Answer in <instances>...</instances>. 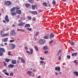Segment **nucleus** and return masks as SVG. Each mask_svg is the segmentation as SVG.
Segmentation results:
<instances>
[{
	"instance_id": "nucleus-1",
	"label": "nucleus",
	"mask_w": 78,
	"mask_h": 78,
	"mask_svg": "<svg viewBox=\"0 0 78 78\" xmlns=\"http://www.w3.org/2000/svg\"><path fill=\"white\" fill-rule=\"evenodd\" d=\"M5 52V49L3 48H0V56H2L3 55V52Z\"/></svg>"
},
{
	"instance_id": "nucleus-2",
	"label": "nucleus",
	"mask_w": 78,
	"mask_h": 78,
	"mask_svg": "<svg viewBox=\"0 0 78 78\" xmlns=\"http://www.w3.org/2000/svg\"><path fill=\"white\" fill-rule=\"evenodd\" d=\"M12 4V2H11L10 1H7L5 2L4 3V4L5 6H8L11 5Z\"/></svg>"
},
{
	"instance_id": "nucleus-3",
	"label": "nucleus",
	"mask_w": 78,
	"mask_h": 78,
	"mask_svg": "<svg viewBox=\"0 0 78 78\" xmlns=\"http://www.w3.org/2000/svg\"><path fill=\"white\" fill-rule=\"evenodd\" d=\"M39 44H44L45 43V40L44 39H41L40 40L38 41Z\"/></svg>"
},
{
	"instance_id": "nucleus-4",
	"label": "nucleus",
	"mask_w": 78,
	"mask_h": 78,
	"mask_svg": "<svg viewBox=\"0 0 78 78\" xmlns=\"http://www.w3.org/2000/svg\"><path fill=\"white\" fill-rule=\"evenodd\" d=\"M30 52L29 51H26V52L29 55H32V54H33V49H31L30 50Z\"/></svg>"
},
{
	"instance_id": "nucleus-5",
	"label": "nucleus",
	"mask_w": 78,
	"mask_h": 78,
	"mask_svg": "<svg viewBox=\"0 0 78 78\" xmlns=\"http://www.w3.org/2000/svg\"><path fill=\"white\" fill-rule=\"evenodd\" d=\"M11 46L12 47L11 48V50H14V48H16V45L13 44L12 43L11 44Z\"/></svg>"
},
{
	"instance_id": "nucleus-6",
	"label": "nucleus",
	"mask_w": 78,
	"mask_h": 78,
	"mask_svg": "<svg viewBox=\"0 0 78 78\" xmlns=\"http://www.w3.org/2000/svg\"><path fill=\"white\" fill-rule=\"evenodd\" d=\"M5 20L7 22H9V20L8 19V15H6L5 18Z\"/></svg>"
},
{
	"instance_id": "nucleus-7",
	"label": "nucleus",
	"mask_w": 78,
	"mask_h": 78,
	"mask_svg": "<svg viewBox=\"0 0 78 78\" xmlns=\"http://www.w3.org/2000/svg\"><path fill=\"white\" fill-rule=\"evenodd\" d=\"M32 9H34V10L36 8L37 9V5H32Z\"/></svg>"
},
{
	"instance_id": "nucleus-8",
	"label": "nucleus",
	"mask_w": 78,
	"mask_h": 78,
	"mask_svg": "<svg viewBox=\"0 0 78 78\" xmlns=\"http://www.w3.org/2000/svg\"><path fill=\"white\" fill-rule=\"evenodd\" d=\"M19 60H20V59H21V61L22 62H23V63H25V61L24 59H23L22 58H20V57L18 58Z\"/></svg>"
},
{
	"instance_id": "nucleus-9",
	"label": "nucleus",
	"mask_w": 78,
	"mask_h": 78,
	"mask_svg": "<svg viewBox=\"0 0 78 78\" xmlns=\"http://www.w3.org/2000/svg\"><path fill=\"white\" fill-rule=\"evenodd\" d=\"M55 70H58V72H59L61 70V69L60 68V67L58 66V67H57L55 68Z\"/></svg>"
},
{
	"instance_id": "nucleus-10",
	"label": "nucleus",
	"mask_w": 78,
	"mask_h": 78,
	"mask_svg": "<svg viewBox=\"0 0 78 78\" xmlns=\"http://www.w3.org/2000/svg\"><path fill=\"white\" fill-rule=\"evenodd\" d=\"M17 13V12H12L11 13V15L12 16H16V15Z\"/></svg>"
},
{
	"instance_id": "nucleus-11",
	"label": "nucleus",
	"mask_w": 78,
	"mask_h": 78,
	"mask_svg": "<svg viewBox=\"0 0 78 78\" xmlns=\"http://www.w3.org/2000/svg\"><path fill=\"white\" fill-rule=\"evenodd\" d=\"M25 24V23H23V22H21V23H19L18 24V25L19 26H21V27H22L23 26V25Z\"/></svg>"
},
{
	"instance_id": "nucleus-12",
	"label": "nucleus",
	"mask_w": 78,
	"mask_h": 78,
	"mask_svg": "<svg viewBox=\"0 0 78 78\" xmlns=\"http://www.w3.org/2000/svg\"><path fill=\"white\" fill-rule=\"evenodd\" d=\"M11 62L12 64H16V61L15 60H12Z\"/></svg>"
},
{
	"instance_id": "nucleus-13",
	"label": "nucleus",
	"mask_w": 78,
	"mask_h": 78,
	"mask_svg": "<svg viewBox=\"0 0 78 78\" xmlns=\"http://www.w3.org/2000/svg\"><path fill=\"white\" fill-rule=\"evenodd\" d=\"M49 37L51 38H53V37H55V35H54V34H53V33H52L50 34Z\"/></svg>"
},
{
	"instance_id": "nucleus-14",
	"label": "nucleus",
	"mask_w": 78,
	"mask_h": 78,
	"mask_svg": "<svg viewBox=\"0 0 78 78\" xmlns=\"http://www.w3.org/2000/svg\"><path fill=\"white\" fill-rule=\"evenodd\" d=\"M14 66V65L10 64L8 66V68H12Z\"/></svg>"
},
{
	"instance_id": "nucleus-15",
	"label": "nucleus",
	"mask_w": 78,
	"mask_h": 78,
	"mask_svg": "<svg viewBox=\"0 0 78 78\" xmlns=\"http://www.w3.org/2000/svg\"><path fill=\"white\" fill-rule=\"evenodd\" d=\"M10 11L11 12H14L15 11H16V9L15 8V7L12 8L10 9Z\"/></svg>"
},
{
	"instance_id": "nucleus-16",
	"label": "nucleus",
	"mask_w": 78,
	"mask_h": 78,
	"mask_svg": "<svg viewBox=\"0 0 78 78\" xmlns=\"http://www.w3.org/2000/svg\"><path fill=\"white\" fill-rule=\"evenodd\" d=\"M16 12L18 14H20L22 13V12L20 10H18L16 11Z\"/></svg>"
},
{
	"instance_id": "nucleus-17",
	"label": "nucleus",
	"mask_w": 78,
	"mask_h": 78,
	"mask_svg": "<svg viewBox=\"0 0 78 78\" xmlns=\"http://www.w3.org/2000/svg\"><path fill=\"white\" fill-rule=\"evenodd\" d=\"M43 49L44 50H48L47 46H45L43 47Z\"/></svg>"
},
{
	"instance_id": "nucleus-18",
	"label": "nucleus",
	"mask_w": 78,
	"mask_h": 78,
	"mask_svg": "<svg viewBox=\"0 0 78 78\" xmlns=\"http://www.w3.org/2000/svg\"><path fill=\"white\" fill-rule=\"evenodd\" d=\"M78 53L77 52H75L74 53H73L72 54V56H75L76 55H78Z\"/></svg>"
},
{
	"instance_id": "nucleus-19",
	"label": "nucleus",
	"mask_w": 78,
	"mask_h": 78,
	"mask_svg": "<svg viewBox=\"0 0 78 78\" xmlns=\"http://www.w3.org/2000/svg\"><path fill=\"white\" fill-rule=\"evenodd\" d=\"M32 12L34 15H36L37 14V12L36 11H32Z\"/></svg>"
},
{
	"instance_id": "nucleus-20",
	"label": "nucleus",
	"mask_w": 78,
	"mask_h": 78,
	"mask_svg": "<svg viewBox=\"0 0 78 78\" xmlns=\"http://www.w3.org/2000/svg\"><path fill=\"white\" fill-rule=\"evenodd\" d=\"M25 27H27V28H29L30 27V25L28 24H27L25 26Z\"/></svg>"
},
{
	"instance_id": "nucleus-21",
	"label": "nucleus",
	"mask_w": 78,
	"mask_h": 78,
	"mask_svg": "<svg viewBox=\"0 0 78 78\" xmlns=\"http://www.w3.org/2000/svg\"><path fill=\"white\" fill-rule=\"evenodd\" d=\"M10 61H11V59L9 58H6L5 60V61H6V62H9Z\"/></svg>"
},
{
	"instance_id": "nucleus-22",
	"label": "nucleus",
	"mask_w": 78,
	"mask_h": 78,
	"mask_svg": "<svg viewBox=\"0 0 78 78\" xmlns=\"http://www.w3.org/2000/svg\"><path fill=\"white\" fill-rule=\"evenodd\" d=\"M52 5H56V1L55 0H53L52 1Z\"/></svg>"
},
{
	"instance_id": "nucleus-23",
	"label": "nucleus",
	"mask_w": 78,
	"mask_h": 78,
	"mask_svg": "<svg viewBox=\"0 0 78 78\" xmlns=\"http://www.w3.org/2000/svg\"><path fill=\"white\" fill-rule=\"evenodd\" d=\"M73 73H74V74H75L76 76H78V72H77L74 71L73 72Z\"/></svg>"
},
{
	"instance_id": "nucleus-24",
	"label": "nucleus",
	"mask_w": 78,
	"mask_h": 78,
	"mask_svg": "<svg viewBox=\"0 0 78 78\" xmlns=\"http://www.w3.org/2000/svg\"><path fill=\"white\" fill-rule=\"evenodd\" d=\"M8 38H4L3 39V42H7V41H8Z\"/></svg>"
},
{
	"instance_id": "nucleus-25",
	"label": "nucleus",
	"mask_w": 78,
	"mask_h": 78,
	"mask_svg": "<svg viewBox=\"0 0 78 78\" xmlns=\"http://www.w3.org/2000/svg\"><path fill=\"white\" fill-rule=\"evenodd\" d=\"M9 34L8 33L5 34L3 35H2V37H6V36H8Z\"/></svg>"
},
{
	"instance_id": "nucleus-26",
	"label": "nucleus",
	"mask_w": 78,
	"mask_h": 78,
	"mask_svg": "<svg viewBox=\"0 0 78 78\" xmlns=\"http://www.w3.org/2000/svg\"><path fill=\"white\" fill-rule=\"evenodd\" d=\"M10 34L11 36H15L16 34V33L15 32H13V33H11Z\"/></svg>"
},
{
	"instance_id": "nucleus-27",
	"label": "nucleus",
	"mask_w": 78,
	"mask_h": 78,
	"mask_svg": "<svg viewBox=\"0 0 78 78\" xmlns=\"http://www.w3.org/2000/svg\"><path fill=\"white\" fill-rule=\"evenodd\" d=\"M25 6H26L27 8H28V7H29V6H30V4H28V3H27L25 5Z\"/></svg>"
},
{
	"instance_id": "nucleus-28",
	"label": "nucleus",
	"mask_w": 78,
	"mask_h": 78,
	"mask_svg": "<svg viewBox=\"0 0 78 78\" xmlns=\"http://www.w3.org/2000/svg\"><path fill=\"white\" fill-rule=\"evenodd\" d=\"M15 9H16V10H19V9H20V7H15Z\"/></svg>"
},
{
	"instance_id": "nucleus-29",
	"label": "nucleus",
	"mask_w": 78,
	"mask_h": 78,
	"mask_svg": "<svg viewBox=\"0 0 78 78\" xmlns=\"http://www.w3.org/2000/svg\"><path fill=\"white\" fill-rule=\"evenodd\" d=\"M43 5H44V6H46V7H47V3L46 2L43 3Z\"/></svg>"
},
{
	"instance_id": "nucleus-30",
	"label": "nucleus",
	"mask_w": 78,
	"mask_h": 78,
	"mask_svg": "<svg viewBox=\"0 0 78 78\" xmlns=\"http://www.w3.org/2000/svg\"><path fill=\"white\" fill-rule=\"evenodd\" d=\"M3 33H4V32L2 30L0 31V34H1L2 36H3Z\"/></svg>"
},
{
	"instance_id": "nucleus-31",
	"label": "nucleus",
	"mask_w": 78,
	"mask_h": 78,
	"mask_svg": "<svg viewBox=\"0 0 78 78\" xmlns=\"http://www.w3.org/2000/svg\"><path fill=\"white\" fill-rule=\"evenodd\" d=\"M44 53L45 55H47L48 53V51H45L44 52Z\"/></svg>"
},
{
	"instance_id": "nucleus-32",
	"label": "nucleus",
	"mask_w": 78,
	"mask_h": 78,
	"mask_svg": "<svg viewBox=\"0 0 78 78\" xmlns=\"http://www.w3.org/2000/svg\"><path fill=\"white\" fill-rule=\"evenodd\" d=\"M43 38L45 39H48V37L47 36H45Z\"/></svg>"
},
{
	"instance_id": "nucleus-33",
	"label": "nucleus",
	"mask_w": 78,
	"mask_h": 78,
	"mask_svg": "<svg viewBox=\"0 0 78 78\" xmlns=\"http://www.w3.org/2000/svg\"><path fill=\"white\" fill-rule=\"evenodd\" d=\"M61 50H60V51H58V53L57 55V56H59V54H60V53H61Z\"/></svg>"
},
{
	"instance_id": "nucleus-34",
	"label": "nucleus",
	"mask_w": 78,
	"mask_h": 78,
	"mask_svg": "<svg viewBox=\"0 0 78 78\" xmlns=\"http://www.w3.org/2000/svg\"><path fill=\"white\" fill-rule=\"evenodd\" d=\"M70 44L71 45H74V43H73V41H71L70 43Z\"/></svg>"
},
{
	"instance_id": "nucleus-35",
	"label": "nucleus",
	"mask_w": 78,
	"mask_h": 78,
	"mask_svg": "<svg viewBox=\"0 0 78 78\" xmlns=\"http://www.w3.org/2000/svg\"><path fill=\"white\" fill-rule=\"evenodd\" d=\"M35 48L37 51H38L39 49L38 48H37V47L35 46Z\"/></svg>"
},
{
	"instance_id": "nucleus-36",
	"label": "nucleus",
	"mask_w": 78,
	"mask_h": 78,
	"mask_svg": "<svg viewBox=\"0 0 78 78\" xmlns=\"http://www.w3.org/2000/svg\"><path fill=\"white\" fill-rule=\"evenodd\" d=\"M28 2L31 3H33V0H28Z\"/></svg>"
},
{
	"instance_id": "nucleus-37",
	"label": "nucleus",
	"mask_w": 78,
	"mask_h": 78,
	"mask_svg": "<svg viewBox=\"0 0 78 78\" xmlns=\"http://www.w3.org/2000/svg\"><path fill=\"white\" fill-rule=\"evenodd\" d=\"M11 53V51H9L8 52V55H9V56H11V54H10Z\"/></svg>"
},
{
	"instance_id": "nucleus-38",
	"label": "nucleus",
	"mask_w": 78,
	"mask_h": 78,
	"mask_svg": "<svg viewBox=\"0 0 78 78\" xmlns=\"http://www.w3.org/2000/svg\"><path fill=\"white\" fill-rule=\"evenodd\" d=\"M5 74L7 76H9V73L7 72H5Z\"/></svg>"
},
{
	"instance_id": "nucleus-39",
	"label": "nucleus",
	"mask_w": 78,
	"mask_h": 78,
	"mask_svg": "<svg viewBox=\"0 0 78 78\" xmlns=\"http://www.w3.org/2000/svg\"><path fill=\"white\" fill-rule=\"evenodd\" d=\"M7 72L6 69H4L2 70V72Z\"/></svg>"
},
{
	"instance_id": "nucleus-40",
	"label": "nucleus",
	"mask_w": 78,
	"mask_h": 78,
	"mask_svg": "<svg viewBox=\"0 0 78 78\" xmlns=\"http://www.w3.org/2000/svg\"><path fill=\"white\" fill-rule=\"evenodd\" d=\"M27 30H28L29 31H31L32 30V29L31 28H27Z\"/></svg>"
},
{
	"instance_id": "nucleus-41",
	"label": "nucleus",
	"mask_w": 78,
	"mask_h": 78,
	"mask_svg": "<svg viewBox=\"0 0 78 78\" xmlns=\"http://www.w3.org/2000/svg\"><path fill=\"white\" fill-rule=\"evenodd\" d=\"M28 20H31V17L30 16L28 17Z\"/></svg>"
},
{
	"instance_id": "nucleus-42",
	"label": "nucleus",
	"mask_w": 78,
	"mask_h": 78,
	"mask_svg": "<svg viewBox=\"0 0 78 78\" xmlns=\"http://www.w3.org/2000/svg\"><path fill=\"white\" fill-rule=\"evenodd\" d=\"M3 63L4 64L5 66H6V65H7V64H6V63L5 62H3Z\"/></svg>"
},
{
	"instance_id": "nucleus-43",
	"label": "nucleus",
	"mask_w": 78,
	"mask_h": 78,
	"mask_svg": "<svg viewBox=\"0 0 78 78\" xmlns=\"http://www.w3.org/2000/svg\"><path fill=\"white\" fill-rule=\"evenodd\" d=\"M14 40H10L9 41L10 42H14Z\"/></svg>"
},
{
	"instance_id": "nucleus-44",
	"label": "nucleus",
	"mask_w": 78,
	"mask_h": 78,
	"mask_svg": "<svg viewBox=\"0 0 78 78\" xmlns=\"http://www.w3.org/2000/svg\"><path fill=\"white\" fill-rule=\"evenodd\" d=\"M61 60V58L60 56H59L58 57V60L59 61H60Z\"/></svg>"
},
{
	"instance_id": "nucleus-45",
	"label": "nucleus",
	"mask_w": 78,
	"mask_h": 78,
	"mask_svg": "<svg viewBox=\"0 0 78 78\" xmlns=\"http://www.w3.org/2000/svg\"><path fill=\"white\" fill-rule=\"evenodd\" d=\"M67 58H68V59H70V56L69 55H68L67 56Z\"/></svg>"
},
{
	"instance_id": "nucleus-46",
	"label": "nucleus",
	"mask_w": 78,
	"mask_h": 78,
	"mask_svg": "<svg viewBox=\"0 0 78 78\" xmlns=\"http://www.w3.org/2000/svg\"><path fill=\"white\" fill-rule=\"evenodd\" d=\"M73 62L75 64H77V62H76V60H75Z\"/></svg>"
},
{
	"instance_id": "nucleus-47",
	"label": "nucleus",
	"mask_w": 78,
	"mask_h": 78,
	"mask_svg": "<svg viewBox=\"0 0 78 78\" xmlns=\"http://www.w3.org/2000/svg\"><path fill=\"white\" fill-rule=\"evenodd\" d=\"M40 63H41V64H44V62L42 61H40Z\"/></svg>"
},
{
	"instance_id": "nucleus-48",
	"label": "nucleus",
	"mask_w": 78,
	"mask_h": 78,
	"mask_svg": "<svg viewBox=\"0 0 78 78\" xmlns=\"http://www.w3.org/2000/svg\"><path fill=\"white\" fill-rule=\"evenodd\" d=\"M32 20H33V21H35L36 20V19L33 17L32 19Z\"/></svg>"
},
{
	"instance_id": "nucleus-49",
	"label": "nucleus",
	"mask_w": 78,
	"mask_h": 78,
	"mask_svg": "<svg viewBox=\"0 0 78 78\" xmlns=\"http://www.w3.org/2000/svg\"><path fill=\"white\" fill-rule=\"evenodd\" d=\"M0 46H1V47H4V45L3 44H1Z\"/></svg>"
},
{
	"instance_id": "nucleus-50",
	"label": "nucleus",
	"mask_w": 78,
	"mask_h": 78,
	"mask_svg": "<svg viewBox=\"0 0 78 78\" xmlns=\"http://www.w3.org/2000/svg\"><path fill=\"white\" fill-rule=\"evenodd\" d=\"M39 34V32H37L36 33V36H37Z\"/></svg>"
},
{
	"instance_id": "nucleus-51",
	"label": "nucleus",
	"mask_w": 78,
	"mask_h": 78,
	"mask_svg": "<svg viewBox=\"0 0 78 78\" xmlns=\"http://www.w3.org/2000/svg\"><path fill=\"white\" fill-rule=\"evenodd\" d=\"M38 12H42V10H38Z\"/></svg>"
},
{
	"instance_id": "nucleus-52",
	"label": "nucleus",
	"mask_w": 78,
	"mask_h": 78,
	"mask_svg": "<svg viewBox=\"0 0 78 78\" xmlns=\"http://www.w3.org/2000/svg\"><path fill=\"white\" fill-rule=\"evenodd\" d=\"M13 73H11L10 74V76H13Z\"/></svg>"
},
{
	"instance_id": "nucleus-53",
	"label": "nucleus",
	"mask_w": 78,
	"mask_h": 78,
	"mask_svg": "<svg viewBox=\"0 0 78 78\" xmlns=\"http://www.w3.org/2000/svg\"><path fill=\"white\" fill-rule=\"evenodd\" d=\"M18 22H19L20 23H22L21 22H22V20H18Z\"/></svg>"
},
{
	"instance_id": "nucleus-54",
	"label": "nucleus",
	"mask_w": 78,
	"mask_h": 78,
	"mask_svg": "<svg viewBox=\"0 0 78 78\" xmlns=\"http://www.w3.org/2000/svg\"><path fill=\"white\" fill-rule=\"evenodd\" d=\"M17 30L18 31H21L22 29H17Z\"/></svg>"
},
{
	"instance_id": "nucleus-55",
	"label": "nucleus",
	"mask_w": 78,
	"mask_h": 78,
	"mask_svg": "<svg viewBox=\"0 0 78 78\" xmlns=\"http://www.w3.org/2000/svg\"><path fill=\"white\" fill-rule=\"evenodd\" d=\"M11 33H15V30H12Z\"/></svg>"
},
{
	"instance_id": "nucleus-56",
	"label": "nucleus",
	"mask_w": 78,
	"mask_h": 78,
	"mask_svg": "<svg viewBox=\"0 0 78 78\" xmlns=\"http://www.w3.org/2000/svg\"><path fill=\"white\" fill-rule=\"evenodd\" d=\"M28 73H32V71H29L28 72Z\"/></svg>"
},
{
	"instance_id": "nucleus-57",
	"label": "nucleus",
	"mask_w": 78,
	"mask_h": 78,
	"mask_svg": "<svg viewBox=\"0 0 78 78\" xmlns=\"http://www.w3.org/2000/svg\"><path fill=\"white\" fill-rule=\"evenodd\" d=\"M25 49H26V50H28V47L27 46L25 47Z\"/></svg>"
},
{
	"instance_id": "nucleus-58",
	"label": "nucleus",
	"mask_w": 78,
	"mask_h": 78,
	"mask_svg": "<svg viewBox=\"0 0 78 78\" xmlns=\"http://www.w3.org/2000/svg\"><path fill=\"white\" fill-rule=\"evenodd\" d=\"M21 32H24V31H25V30H21Z\"/></svg>"
},
{
	"instance_id": "nucleus-59",
	"label": "nucleus",
	"mask_w": 78,
	"mask_h": 78,
	"mask_svg": "<svg viewBox=\"0 0 78 78\" xmlns=\"http://www.w3.org/2000/svg\"><path fill=\"white\" fill-rule=\"evenodd\" d=\"M53 42V41L51 40V41H50V43H52Z\"/></svg>"
},
{
	"instance_id": "nucleus-60",
	"label": "nucleus",
	"mask_w": 78,
	"mask_h": 78,
	"mask_svg": "<svg viewBox=\"0 0 78 78\" xmlns=\"http://www.w3.org/2000/svg\"><path fill=\"white\" fill-rule=\"evenodd\" d=\"M3 22L4 23H6V21H5V20H3Z\"/></svg>"
},
{
	"instance_id": "nucleus-61",
	"label": "nucleus",
	"mask_w": 78,
	"mask_h": 78,
	"mask_svg": "<svg viewBox=\"0 0 78 78\" xmlns=\"http://www.w3.org/2000/svg\"><path fill=\"white\" fill-rule=\"evenodd\" d=\"M55 73L57 75H58V73Z\"/></svg>"
},
{
	"instance_id": "nucleus-62",
	"label": "nucleus",
	"mask_w": 78,
	"mask_h": 78,
	"mask_svg": "<svg viewBox=\"0 0 78 78\" xmlns=\"http://www.w3.org/2000/svg\"><path fill=\"white\" fill-rule=\"evenodd\" d=\"M7 43H4V44L5 45H7Z\"/></svg>"
},
{
	"instance_id": "nucleus-63",
	"label": "nucleus",
	"mask_w": 78,
	"mask_h": 78,
	"mask_svg": "<svg viewBox=\"0 0 78 78\" xmlns=\"http://www.w3.org/2000/svg\"><path fill=\"white\" fill-rule=\"evenodd\" d=\"M29 12H30V13H32V12H31V11H29Z\"/></svg>"
},
{
	"instance_id": "nucleus-64",
	"label": "nucleus",
	"mask_w": 78,
	"mask_h": 78,
	"mask_svg": "<svg viewBox=\"0 0 78 78\" xmlns=\"http://www.w3.org/2000/svg\"><path fill=\"white\" fill-rule=\"evenodd\" d=\"M41 78V76H38L37 77V78Z\"/></svg>"
}]
</instances>
